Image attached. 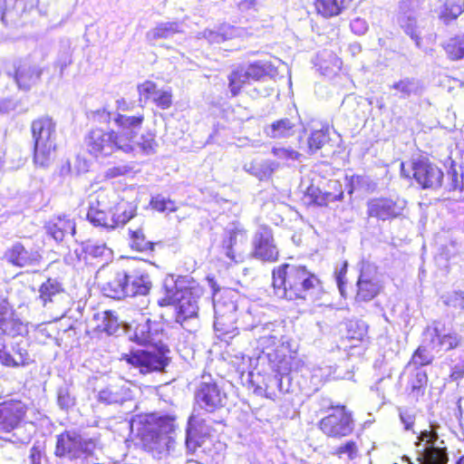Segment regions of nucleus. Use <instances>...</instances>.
<instances>
[{
  "label": "nucleus",
  "instance_id": "6e6552de",
  "mask_svg": "<svg viewBox=\"0 0 464 464\" xmlns=\"http://www.w3.org/2000/svg\"><path fill=\"white\" fill-rule=\"evenodd\" d=\"M54 455L74 464H100L102 450L96 439L65 430L56 436Z\"/></svg>",
  "mask_w": 464,
  "mask_h": 464
},
{
  "label": "nucleus",
  "instance_id": "09e8293b",
  "mask_svg": "<svg viewBox=\"0 0 464 464\" xmlns=\"http://www.w3.org/2000/svg\"><path fill=\"white\" fill-rule=\"evenodd\" d=\"M434 360V356L424 345L419 346L413 353L408 367L413 369L423 368V366L430 365Z\"/></svg>",
  "mask_w": 464,
  "mask_h": 464
},
{
  "label": "nucleus",
  "instance_id": "ddd939ff",
  "mask_svg": "<svg viewBox=\"0 0 464 464\" xmlns=\"http://www.w3.org/2000/svg\"><path fill=\"white\" fill-rule=\"evenodd\" d=\"M276 74L277 70L270 62H254L246 66L237 67L231 72L228 75V88L232 96H237L246 84L263 81L266 77L274 78Z\"/></svg>",
  "mask_w": 464,
  "mask_h": 464
},
{
  "label": "nucleus",
  "instance_id": "20e7f679",
  "mask_svg": "<svg viewBox=\"0 0 464 464\" xmlns=\"http://www.w3.org/2000/svg\"><path fill=\"white\" fill-rule=\"evenodd\" d=\"M162 288L165 297L160 304L175 305L177 323L185 327L189 319L198 317L204 289L193 278L169 275L163 280Z\"/></svg>",
  "mask_w": 464,
  "mask_h": 464
},
{
  "label": "nucleus",
  "instance_id": "58836bf2",
  "mask_svg": "<svg viewBox=\"0 0 464 464\" xmlns=\"http://www.w3.org/2000/svg\"><path fill=\"white\" fill-rule=\"evenodd\" d=\"M279 164L271 160H252L244 165V169L259 180H266L271 178L278 169Z\"/></svg>",
  "mask_w": 464,
  "mask_h": 464
},
{
  "label": "nucleus",
  "instance_id": "bb28decb",
  "mask_svg": "<svg viewBox=\"0 0 464 464\" xmlns=\"http://www.w3.org/2000/svg\"><path fill=\"white\" fill-rule=\"evenodd\" d=\"M4 257L14 266L24 267L37 265L41 256L37 251L28 250L22 243L16 242L5 251Z\"/></svg>",
  "mask_w": 464,
  "mask_h": 464
},
{
  "label": "nucleus",
  "instance_id": "0eeeda50",
  "mask_svg": "<svg viewBox=\"0 0 464 464\" xmlns=\"http://www.w3.org/2000/svg\"><path fill=\"white\" fill-rule=\"evenodd\" d=\"M138 434L145 443L169 450L177 431L176 416L170 413L152 412L137 416L132 420Z\"/></svg>",
  "mask_w": 464,
  "mask_h": 464
},
{
  "label": "nucleus",
  "instance_id": "3c124183",
  "mask_svg": "<svg viewBox=\"0 0 464 464\" xmlns=\"http://www.w3.org/2000/svg\"><path fill=\"white\" fill-rule=\"evenodd\" d=\"M98 327L108 335H113L117 334L119 331L120 323L113 312L108 310L103 313L102 321Z\"/></svg>",
  "mask_w": 464,
  "mask_h": 464
},
{
  "label": "nucleus",
  "instance_id": "cd10ccee",
  "mask_svg": "<svg viewBox=\"0 0 464 464\" xmlns=\"http://www.w3.org/2000/svg\"><path fill=\"white\" fill-rule=\"evenodd\" d=\"M273 324H267L265 325H254L251 330L256 334H262L257 338V349H260V353L257 356V362L263 364L260 357L264 353H276L279 354L278 347L276 343L279 339L277 333L272 329Z\"/></svg>",
  "mask_w": 464,
  "mask_h": 464
},
{
  "label": "nucleus",
  "instance_id": "b1692460",
  "mask_svg": "<svg viewBox=\"0 0 464 464\" xmlns=\"http://www.w3.org/2000/svg\"><path fill=\"white\" fill-rule=\"evenodd\" d=\"M426 334L430 336V344L438 352H449L456 349L462 342V337L458 333H445L444 325L439 322H434L432 327H428Z\"/></svg>",
  "mask_w": 464,
  "mask_h": 464
},
{
  "label": "nucleus",
  "instance_id": "c85d7f7f",
  "mask_svg": "<svg viewBox=\"0 0 464 464\" xmlns=\"http://www.w3.org/2000/svg\"><path fill=\"white\" fill-rule=\"evenodd\" d=\"M44 228L56 242H62L69 234L72 237L76 234L75 222L66 215L52 218L44 224Z\"/></svg>",
  "mask_w": 464,
  "mask_h": 464
},
{
  "label": "nucleus",
  "instance_id": "aec40b11",
  "mask_svg": "<svg viewBox=\"0 0 464 464\" xmlns=\"http://www.w3.org/2000/svg\"><path fill=\"white\" fill-rule=\"evenodd\" d=\"M356 287L355 301L357 303H367L374 299L382 288L376 267L369 263H363L356 282Z\"/></svg>",
  "mask_w": 464,
  "mask_h": 464
},
{
  "label": "nucleus",
  "instance_id": "69168bd1",
  "mask_svg": "<svg viewBox=\"0 0 464 464\" xmlns=\"http://www.w3.org/2000/svg\"><path fill=\"white\" fill-rule=\"evenodd\" d=\"M305 194L310 198L314 204L319 207H325V201H324L323 198L324 191L319 187H316L314 184L310 185L306 188Z\"/></svg>",
  "mask_w": 464,
  "mask_h": 464
},
{
  "label": "nucleus",
  "instance_id": "a19ab883",
  "mask_svg": "<svg viewBox=\"0 0 464 464\" xmlns=\"http://www.w3.org/2000/svg\"><path fill=\"white\" fill-rule=\"evenodd\" d=\"M183 33V24L179 21L164 22L158 24L147 33L150 40L170 39L175 34Z\"/></svg>",
  "mask_w": 464,
  "mask_h": 464
},
{
  "label": "nucleus",
  "instance_id": "f3484780",
  "mask_svg": "<svg viewBox=\"0 0 464 464\" xmlns=\"http://www.w3.org/2000/svg\"><path fill=\"white\" fill-rule=\"evenodd\" d=\"M260 360L267 364L271 371H277L282 380L281 394L297 393L301 392L298 372H292L291 358L276 353H264Z\"/></svg>",
  "mask_w": 464,
  "mask_h": 464
},
{
  "label": "nucleus",
  "instance_id": "c03bdc74",
  "mask_svg": "<svg viewBox=\"0 0 464 464\" xmlns=\"http://www.w3.org/2000/svg\"><path fill=\"white\" fill-rule=\"evenodd\" d=\"M377 182L366 175H353L347 184V192L352 195L359 190L366 193H372L377 189Z\"/></svg>",
  "mask_w": 464,
  "mask_h": 464
},
{
  "label": "nucleus",
  "instance_id": "7ed1b4c3",
  "mask_svg": "<svg viewBox=\"0 0 464 464\" xmlns=\"http://www.w3.org/2000/svg\"><path fill=\"white\" fill-rule=\"evenodd\" d=\"M272 285L276 296L289 301H304L321 287L319 278L305 266L284 263L272 271Z\"/></svg>",
  "mask_w": 464,
  "mask_h": 464
},
{
  "label": "nucleus",
  "instance_id": "473e14b6",
  "mask_svg": "<svg viewBox=\"0 0 464 464\" xmlns=\"http://www.w3.org/2000/svg\"><path fill=\"white\" fill-rule=\"evenodd\" d=\"M42 72L38 66L24 62L15 68L14 80L19 89L27 91L39 82Z\"/></svg>",
  "mask_w": 464,
  "mask_h": 464
},
{
  "label": "nucleus",
  "instance_id": "4be33fe9",
  "mask_svg": "<svg viewBox=\"0 0 464 464\" xmlns=\"http://www.w3.org/2000/svg\"><path fill=\"white\" fill-rule=\"evenodd\" d=\"M367 216L378 221H387L402 214L404 204L391 198H373L367 201Z\"/></svg>",
  "mask_w": 464,
  "mask_h": 464
},
{
  "label": "nucleus",
  "instance_id": "8fccbe9b",
  "mask_svg": "<svg viewBox=\"0 0 464 464\" xmlns=\"http://www.w3.org/2000/svg\"><path fill=\"white\" fill-rule=\"evenodd\" d=\"M444 49L451 60L464 58V34L450 38L444 46Z\"/></svg>",
  "mask_w": 464,
  "mask_h": 464
},
{
  "label": "nucleus",
  "instance_id": "13d9d810",
  "mask_svg": "<svg viewBox=\"0 0 464 464\" xmlns=\"http://www.w3.org/2000/svg\"><path fill=\"white\" fill-rule=\"evenodd\" d=\"M328 187L330 188H334L335 190H339L337 194H334L331 191H324L323 198L325 201V207L331 202L342 201L343 199V191L342 189V185L337 180H329Z\"/></svg>",
  "mask_w": 464,
  "mask_h": 464
},
{
  "label": "nucleus",
  "instance_id": "9b49d317",
  "mask_svg": "<svg viewBox=\"0 0 464 464\" xmlns=\"http://www.w3.org/2000/svg\"><path fill=\"white\" fill-rule=\"evenodd\" d=\"M34 142V161L45 167L49 164L56 149V123L50 117H41L31 123Z\"/></svg>",
  "mask_w": 464,
  "mask_h": 464
},
{
  "label": "nucleus",
  "instance_id": "052dcab7",
  "mask_svg": "<svg viewBox=\"0 0 464 464\" xmlns=\"http://www.w3.org/2000/svg\"><path fill=\"white\" fill-rule=\"evenodd\" d=\"M399 417L401 424L404 426L405 430H412L415 422V413L412 410L408 408H398Z\"/></svg>",
  "mask_w": 464,
  "mask_h": 464
},
{
  "label": "nucleus",
  "instance_id": "a18cd8bd",
  "mask_svg": "<svg viewBox=\"0 0 464 464\" xmlns=\"http://www.w3.org/2000/svg\"><path fill=\"white\" fill-rule=\"evenodd\" d=\"M39 292L44 305H46L47 302H53L55 295L63 293V288L57 279L48 278L41 285Z\"/></svg>",
  "mask_w": 464,
  "mask_h": 464
},
{
  "label": "nucleus",
  "instance_id": "bf43d9fd",
  "mask_svg": "<svg viewBox=\"0 0 464 464\" xmlns=\"http://www.w3.org/2000/svg\"><path fill=\"white\" fill-rule=\"evenodd\" d=\"M153 101L159 108L167 110L172 105V94L169 91H157Z\"/></svg>",
  "mask_w": 464,
  "mask_h": 464
},
{
  "label": "nucleus",
  "instance_id": "2eb2a0df",
  "mask_svg": "<svg viewBox=\"0 0 464 464\" xmlns=\"http://www.w3.org/2000/svg\"><path fill=\"white\" fill-rule=\"evenodd\" d=\"M419 464H447L449 456L443 440L431 430H422L415 442Z\"/></svg>",
  "mask_w": 464,
  "mask_h": 464
},
{
  "label": "nucleus",
  "instance_id": "6ab92c4d",
  "mask_svg": "<svg viewBox=\"0 0 464 464\" xmlns=\"http://www.w3.org/2000/svg\"><path fill=\"white\" fill-rule=\"evenodd\" d=\"M353 420L344 406L334 408V411L323 418L319 422L322 431L328 437L342 438L353 430Z\"/></svg>",
  "mask_w": 464,
  "mask_h": 464
},
{
  "label": "nucleus",
  "instance_id": "a211bd4d",
  "mask_svg": "<svg viewBox=\"0 0 464 464\" xmlns=\"http://www.w3.org/2000/svg\"><path fill=\"white\" fill-rule=\"evenodd\" d=\"M412 178L422 189L437 191L442 188V169L427 158H419L411 163Z\"/></svg>",
  "mask_w": 464,
  "mask_h": 464
},
{
  "label": "nucleus",
  "instance_id": "5701e85b",
  "mask_svg": "<svg viewBox=\"0 0 464 464\" xmlns=\"http://www.w3.org/2000/svg\"><path fill=\"white\" fill-rule=\"evenodd\" d=\"M161 324L150 318L137 322L133 329L128 331V337L139 345H152L160 342Z\"/></svg>",
  "mask_w": 464,
  "mask_h": 464
},
{
  "label": "nucleus",
  "instance_id": "e2e57ef3",
  "mask_svg": "<svg viewBox=\"0 0 464 464\" xmlns=\"http://www.w3.org/2000/svg\"><path fill=\"white\" fill-rule=\"evenodd\" d=\"M272 153L278 159L282 160H299L301 154L291 149V148H276L274 147L272 149Z\"/></svg>",
  "mask_w": 464,
  "mask_h": 464
},
{
  "label": "nucleus",
  "instance_id": "1a4fd4ad",
  "mask_svg": "<svg viewBox=\"0 0 464 464\" xmlns=\"http://www.w3.org/2000/svg\"><path fill=\"white\" fill-rule=\"evenodd\" d=\"M420 0H401L396 14L399 27L418 49H422L424 39L432 40L430 21L420 14Z\"/></svg>",
  "mask_w": 464,
  "mask_h": 464
},
{
  "label": "nucleus",
  "instance_id": "c9c22d12",
  "mask_svg": "<svg viewBox=\"0 0 464 464\" xmlns=\"http://www.w3.org/2000/svg\"><path fill=\"white\" fill-rule=\"evenodd\" d=\"M445 191L464 194V165L451 161L447 170L446 179L443 178L442 188Z\"/></svg>",
  "mask_w": 464,
  "mask_h": 464
},
{
  "label": "nucleus",
  "instance_id": "37998d69",
  "mask_svg": "<svg viewBox=\"0 0 464 464\" xmlns=\"http://www.w3.org/2000/svg\"><path fill=\"white\" fill-rule=\"evenodd\" d=\"M352 0H316L315 8L324 17L338 15L349 5Z\"/></svg>",
  "mask_w": 464,
  "mask_h": 464
},
{
  "label": "nucleus",
  "instance_id": "ea45409f",
  "mask_svg": "<svg viewBox=\"0 0 464 464\" xmlns=\"http://www.w3.org/2000/svg\"><path fill=\"white\" fill-rule=\"evenodd\" d=\"M271 372L272 373L264 377L263 385L257 384L255 387V392L259 395H265L268 399L275 400L281 394L282 380L277 371Z\"/></svg>",
  "mask_w": 464,
  "mask_h": 464
},
{
  "label": "nucleus",
  "instance_id": "4468645a",
  "mask_svg": "<svg viewBox=\"0 0 464 464\" xmlns=\"http://www.w3.org/2000/svg\"><path fill=\"white\" fill-rule=\"evenodd\" d=\"M169 349L161 347L159 350H135L123 353L121 360L137 369L140 374L165 372L170 359L166 354Z\"/></svg>",
  "mask_w": 464,
  "mask_h": 464
},
{
  "label": "nucleus",
  "instance_id": "6e6d98bb",
  "mask_svg": "<svg viewBox=\"0 0 464 464\" xmlns=\"http://www.w3.org/2000/svg\"><path fill=\"white\" fill-rule=\"evenodd\" d=\"M358 447L355 441L348 440L345 443L338 446L334 454L338 458L342 459L343 456H347L350 460L354 459L357 457Z\"/></svg>",
  "mask_w": 464,
  "mask_h": 464
},
{
  "label": "nucleus",
  "instance_id": "4c0bfd02",
  "mask_svg": "<svg viewBox=\"0 0 464 464\" xmlns=\"http://www.w3.org/2000/svg\"><path fill=\"white\" fill-rule=\"evenodd\" d=\"M296 131V123L289 118H282L265 127L264 133L271 139H286Z\"/></svg>",
  "mask_w": 464,
  "mask_h": 464
},
{
  "label": "nucleus",
  "instance_id": "de8ad7c7",
  "mask_svg": "<svg viewBox=\"0 0 464 464\" xmlns=\"http://www.w3.org/2000/svg\"><path fill=\"white\" fill-rule=\"evenodd\" d=\"M57 404L63 411H69L75 406L76 397L71 385L64 383L57 389Z\"/></svg>",
  "mask_w": 464,
  "mask_h": 464
},
{
  "label": "nucleus",
  "instance_id": "393cba45",
  "mask_svg": "<svg viewBox=\"0 0 464 464\" xmlns=\"http://www.w3.org/2000/svg\"><path fill=\"white\" fill-rule=\"evenodd\" d=\"M107 199V194L104 192L98 193L95 201L90 202L86 217L93 226L111 230L109 214L111 206H109Z\"/></svg>",
  "mask_w": 464,
  "mask_h": 464
},
{
  "label": "nucleus",
  "instance_id": "e433bc0d",
  "mask_svg": "<svg viewBox=\"0 0 464 464\" xmlns=\"http://www.w3.org/2000/svg\"><path fill=\"white\" fill-rule=\"evenodd\" d=\"M438 17L444 24H450L464 12V0H439Z\"/></svg>",
  "mask_w": 464,
  "mask_h": 464
},
{
  "label": "nucleus",
  "instance_id": "680f3d73",
  "mask_svg": "<svg viewBox=\"0 0 464 464\" xmlns=\"http://www.w3.org/2000/svg\"><path fill=\"white\" fill-rule=\"evenodd\" d=\"M72 53L69 47H64L63 51L59 53L57 60L55 62V67L60 69V76L63 77L64 70L67 66L72 63Z\"/></svg>",
  "mask_w": 464,
  "mask_h": 464
},
{
  "label": "nucleus",
  "instance_id": "0e129e2a",
  "mask_svg": "<svg viewBox=\"0 0 464 464\" xmlns=\"http://www.w3.org/2000/svg\"><path fill=\"white\" fill-rule=\"evenodd\" d=\"M464 378V355L459 357V361L455 362L452 360L450 366V379L452 382H459Z\"/></svg>",
  "mask_w": 464,
  "mask_h": 464
},
{
  "label": "nucleus",
  "instance_id": "423d86ee",
  "mask_svg": "<svg viewBox=\"0 0 464 464\" xmlns=\"http://www.w3.org/2000/svg\"><path fill=\"white\" fill-rule=\"evenodd\" d=\"M152 287L150 275L141 267L115 269L102 285L104 295L121 300L126 297L145 296Z\"/></svg>",
  "mask_w": 464,
  "mask_h": 464
},
{
  "label": "nucleus",
  "instance_id": "412c9836",
  "mask_svg": "<svg viewBox=\"0 0 464 464\" xmlns=\"http://www.w3.org/2000/svg\"><path fill=\"white\" fill-rule=\"evenodd\" d=\"M252 255L256 259L273 263L278 260L279 249L275 242L273 231L266 226H260L252 239Z\"/></svg>",
  "mask_w": 464,
  "mask_h": 464
},
{
  "label": "nucleus",
  "instance_id": "603ef678",
  "mask_svg": "<svg viewBox=\"0 0 464 464\" xmlns=\"http://www.w3.org/2000/svg\"><path fill=\"white\" fill-rule=\"evenodd\" d=\"M440 298L445 305L464 312L463 290L447 292Z\"/></svg>",
  "mask_w": 464,
  "mask_h": 464
},
{
  "label": "nucleus",
  "instance_id": "864d4df0",
  "mask_svg": "<svg viewBox=\"0 0 464 464\" xmlns=\"http://www.w3.org/2000/svg\"><path fill=\"white\" fill-rule=\"evenodd\" d=\"M280 345L278 347L279 355H285L291 358V361L294 359V355L296 353L298 350V343L292 338L288 336H280L278 339Z\"/></svg>",
  "mask_w": 464,
  "mask_h": 464
},
{
  "label": "nucleus",
  "instance_id": "72a5a7b5",
  "mask_svg": "<svg viewBox=\"0 0 464 464\" xmlns=\"http://www.w3.org/2000/svg\"><path fill=\"white\" fill-rule=\"evenodd\" d=\"M133 392L127 384L110 385L99 392L98 401L105 404H122L131 401Z\"/></svg>",
  "mask_w": 464,
  "mask_h": 464
},
{
  "label": "nucleus",
  "instance_id": "f03ea898",
  "mask_svg": "<svg viewBox=\"0 0 464 464\" xmlns=\"http://www.w3.org/2000/svg\"><path fill=\"white\" fill-rule=\"evenodd\" d=\"M26 333V325L15 316L9 302L0 298V362L3 365L18 368L32 362L29 343L24 337Z\"/></svg>",
  "mask_w": 464,
  "mask_h": 464
},
{
  "label": "nucleus",
  "instance_id": "c756f323",
  "mask_svg": "<svg viewBox=\"0 0 464 464\" xmlns=\"http://www.w3.org/2000/svg\"><path fill=\"white\" fill-rule=\"evenodd\" d=\"M391 90L396 91L394 94L401 100H411L422 96L425 92V86L418 78L404 77L394 82L391 86Z\"/></svg>",
  "mask_w": 464,
  "mask_h": 464
},
{
  "label": "nucleus",
  "instance_id": "79ce46f5",
  "mask_svg": "<svg viewBox=\"0 0 464 464\" xmlns=\"http://www.w3.org/2000/svg\"><path fill=\"white\" fill-rule=\"evenodd\" d=\"M428 384V375L423 368L413 369L409 376L408 389L415 399L423 396Z\"/></svg>",
  "mask_w": 464,
  "mask_h": 464
},
{
  "label": "nucleus",
  "instance_id": "f257e3e1",
  "mask_svg": "<svg viewBox=\"0 0 464 464\" xmlns=\"http://www.w3.org/2000/svg\"><path fill=\"white\" fill-rule=\"evenodd\" d=\"M227 395L221 383L210 374H202L194 390V410L188 420L186 429V447L195 451L208 433L203 419L195 414L197 410L214 413L226 407Z\"/></svg>",
  "mask_w": 464,
  "mask_h": 464
},
{
  "label": "nucleus",
  "instance_id": "f8f14e48",
  "mask_svg": "<svg viewBox=\"0 0 464 464\" xmlns=\"http://www.w3.org/2000/svg\"><path fill=\"white\" fill-rule=\"evenodd\" d=\"M237 295L225 290L219 295L214 294L211 304L214 310V329L220 334H229L237 329Z\"/></svg>",
  "mask_w": 464,
  "mask_h": 464
},
{
  "label": "nucleus",
  "instance_id": "39448f33",
  "mask_svg": "<svg viewBox=\"0 0 464 464\" xmlns=\"http://www.w3.org/2000/svg\"><path fill=\"white\" fill-rule=\"evenodd\" d=\"M111 128L120 145L121 152L125 154H135L141 152L144 155H151L156 152L158 143L155 134L148 130L140 133L144 122V114L137 113L128 115L121 112H115Z\"/></svg>",
  "mask_w": 464,
  "mask_h": 464
},
{
  "label": "nucleus",
  "instance_id": "9d476101",
  "mask_svg": "<svg viewBox=\"0 0 464 464\" xmlns=\"http://www.w3.org/2000/svg\"><path fill=\"white\" fill-rule=\"evenodd\" d=\"M27 405L21 400L10 399L0 402V440L15 445L26 444L31 436L19 435L25 423Z\"/></svg>",
  "mask_w": 464,
  "mask_h": 464
},
{
  "label": "nucleus",
  "instance_id": "338daca9",
  "mask_svg": "<svg viewBox=\"0 0 464 464\" xmlns=\"http://www.w3.org/2000/svg\"><path fill=\"white\" fill-rule=\"evenodd\" d=\"M44 455V445L41 441H35L30 450V463L42 464V459Z\"/></svg>",
  "mask_w": 464,
  "mask_h": 464
},
{
  "label": "nucleus",
  "instance_id": "2f4dec72",
  "mask_svg": "<svg viewBox=\"0 0 464 464\" xmlns=\"http://www.w3.org/2000/svg\"><path fill=\"white\" fill-rule=\"evenodd\" d=\"M144 219L138 218V225L132 224L129 227V246L137 252L150 255L154 251L157 243L148 240L143 229Z\"/></svg>",
  "mask_w": 464,
  "mask_h": 464
},
{
  "label": "nucleus",
  "instance_id": "5fc2aeb1",
  "mask_svg": "<svg viewBox=\"0 0 464 464\" xmlns=\"http://www.w3.org/2000/svg\"><path fill=\"white\" fill-rule=\"evenodd\" d=\"M150 205L152 208L160 212H164L167 210L169 212H174L177 210L176 203L173 200L167 198L161 195L152 197L150 200Z\"/></svg>",
  "mask_w": 464,
  "mask_h": 464
},
{
  "label": "nucleus",
  "instance_id": "774afa93",
  "mask_svg": "<svg viewBox=\"0 0 464 464\" xmlns=\"http://www.w3.org/2000/svg\"><path fill=\"white\" fill-rule=\"evenodd\" d=\"M218 29L224 42L239 35V28L229 24H222Z\"/></svg>",
  "mask_w": 464,
  "mask_h": 464
},
{
  "label": "nucleus",
  "instance_id": "4d7b16f0",
  "mask_svg": "<svg viewBox=\"0 0 464 464\" xmlns=\"http://www.w3.org/2000/svg\"><path fill=\"white\" fill-rule=\"evenodd\" d=\"M86 115L87 118L93 122L106 124L112 121L114 113H111L103 107L97 110L88 111Z\"/></svg>",
  "mask_w": 464,
  "mask_h": 464
},
{
  "label": "nucleus",
  "instance_id": "f704fd0d",
  "mask_svg": "<svg viewBox=\"0 0 464 464\" xmlns=\"http://www.w3.org/2000/svg\"><path fill=\"white\" fill-rule=\"evenodd\" d=\"M78 260L88 262L90 258L104 257L108 260L111 256V250L104 243H98L87 240L81 244L79 248L74 250Z\"/></svg>",
  "mask_w": 464,
  "mask_h": 464
},
{
  "label": "nucleus",
  "instance_id": "a878e982",
  "mask_svg": "<svg viewBox=\"0 0 464 464\" xmlns=\"http://www.w3.org/2000/svg\"><path fill=\"white\" fill-rule=\"evenodd\" d=\"M244 237L243 231L235 225L227 227L222 235L221 253L234 263L241 262L243 257L237 253V248Z\"/></svg>",
  "mask_w": 464,
  "mask_h": 464
},
{
  "label": "nucleus",
  "instance_id": "dca6fc26",
  "mask_svg": "<svg viewBox=\"0 0 464 464\" xmlns=\"http://www.w3.org/2000/svg\"><path fill=\"white\" fill-rule=\"evenodd\" d=\"M83 144L86 151L96 160H104L115 152H121L111 128L108 130L101 127L91 128L84 136Z\"/></svg>",
  "mask_w": 464,
  "mask_h": 464
},
{
  "label": "nucleus",
  "instance_id": "7c9ffc66",
  "mask_svg": "<svg viewBox=\"0 0 464 464\" xmlns=\"http://www.w3.org/2000/svg\"><path fill=\"white\" fill-rule=\"evenodd\" d=\"M109 214L111 229L123 227L132 218H137V206L133 203L121 200L110 207Z\"/></svg>",
  "mask_w": 464,
  "mask_h": 464
},
{
  "label": "nucleus",
  "instance_id": "49530a36",
  "mask_svg": "<svg viewBox=\"0 0 464 464\" xmlns=\"http://www.w3.org/2000/svg\"><path fill=\"white\" fill-rule=\"evenodd\" d=\"M328 128L313 130L307 138L308 153L314 154L329 141Z\"/></svg>",
  "mask_w": 464,
  "mask_h": 464
}]
</instances>
